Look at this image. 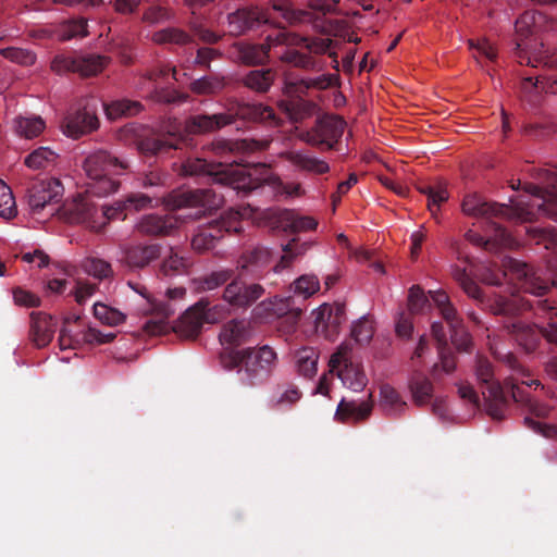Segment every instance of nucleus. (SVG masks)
<instances>
[{"instance_id": "obj_29", "label": "nucleus", "mask_w": 557, "mask_h": 557, "mask_svg": "<svg viewBox=\"0 0 557 557\" xmlns=\"http://www.w3.org/2000/svg\"><path fill=\"white\" fill-rule=\"evenodd\" d=\"M98 126L99 120L89 104L67 114L62 123L63 133L75 139L96 131Z\"/></svg>"}, {"instance_id": "obj_57", "label": "nucleus", "mask_w": 557, "mask_h": 557, "mask_svg": "<svg viewBox=\"0 0 557 557\" xmlns=\"http://www.w3.org/2000/svg\"><path fill=\"white\" fill-rule=\"evenodd\" d=\"M16 213L17 209L12 190L4 182L0 181V216L10 220Z\"/></svg>"}, {"instance_id": "obj_50", "label": "nucleus", "mask_w": 557, "mask_h": 557, "mask_svg": "<svg viewBox=\"0 0 557 557\" xmlns=\"http://www.w3.org/2000/svg\"><path fill=\"white\" fill-rule=\"evenodd\" d=\"M225 87L223 77L203 76L190 83V90L197 95H210L221 91Z\"/></svg>"}, {"instance_id": "obj_2", "label": "nucleus", "mask_w": 557, "mask_h": 557, "mask_svg": "<svg viewBox=\"0 0 557 557\" xmlns=\"http://www.w3.org/2000/svg\"><path fill=\"white\" fill-rule=\"evenodd\" d=\"M540 184L527 183L524 189L533 196V203L528 207H537V211L557 222V166L543 169L539 173ZM462 212L469 216L481 218L488 221L493 219L512 220L519 218L530 221L533 213L529 208L517 209L505 203L487 201L476 193L468 194L461 203ZM528 233L537 244L543 243L547 249L557 255V230L552 227H531Z\"/></svg>"}, {"instance_id": "obj_25", "label": "nucleus", "mask_w": 557, "mask_h": 557, "mask_svg": "<svg viewBox=\"0 0 557 557\" xmlns=\"http://www.w3.org/2000/svg\"><path fill=\"white\" fill-rule=\"evenodd\" d=\"M314 327L318 335L333 342L337 338L342 324L346 321L344 304H324L313 312Z\"/></svg>"}, {"instance_id": "obj_22", "label": "nucleus", "mask_w": 557, "mask_h": 557, "mask_svg": "<svg viewBox=\"0 0 557 557\" xmlns=\"http://www.w3.org/2000/svg\"><path fill=\"white\" fill-rule=\"evenodd\" d=\"M272 257L271 249L263 245L248 246L237 258V274L251 280H260L269 271Z\"/></svg>"}, {"instance_id": "obj_13", "label": "nucleus", "mask_w": 557, "mask_h": 557, "mask_svg": "<svg viewBox=\"0 0 557 557\" xmlns=\"http://www.w3.org/2000/svg\"><path fill=\"white\" fill-rule=\"evenodd\" d=\"M474 373L482 388L486 412L495 420L504 419L510 404V392L506 393L495 379L493 363L484 356H476Z\"/></svg>"}, {"instance_id": "obj_32", "label": "nucleus", "mask_w": 557, "mask_h": 557, "mask_svg": "<svg viewBox=\"0 0 557 557\" xmlns=\"http://www.w3.org/2000/svg\"><path fill=\"white\" fill-rule=\"evenodd\" d=\"M55 326L57 322L52 315L45 312H32L29 329L30 341L38 348L48 346L53 338Z\"/></svg>"}, {"instance_id": "obj_62", "label": "nucleus", "mask_w": 557, "mask_h": 557, "mask_svg": "<svg viewBox=\"0 0 557 557\" xmlns=\"http://www.w3.org/2000/svg\"><path fill=\"white\" fill-rule=\"evenodd\" d=\"M450 333L451 343L459 351H470L472 347V338L465 330L463 322L457 327H450Z\"/></svg>"}, {"instance_id": "obj_4", "label": "nucleus", "mask_w": 557, "mask_h": 557, "mask_svg": "<svg viewBox=\"0 0 557 557\" xmlns=\"http://www.w3.org/2000/svg\"><path fill=\"white\" fill-rule=\"evenodd\" d=\"M502 362L505 363L511 371L512 374L510 377L505 380V387L510 389V401L519 403L524 405L531 416H527L524 418V423L528 428L533 430L534 432L542 434L546 437H550L557 433L555 426L544 423L540 420H535V418L542 419L548 416L550 411V407L534 400L531 395L520 386L527 385L539 386L540 383L537 380L525 381L523 377L529 376L528 370L518 360L517 356L512 352H507L500 358Z\"/></svg>"}, {"instance_id": "obj_36", "label": "nucleus", "mask_w": 557, "mask_h": 557, "mask_svg": "<svg viewBox=\"0 0 557 557\" xmlns=\"http://www.w3.org/2000/svg\"><path fill=\"white\" fill-rule=\"evenodd\" d=\"M252 331L249 322L245 320H232L223 325L220 333V342L224 345L240 346L250 341Z\"/></svg>"}, {"instance_id": "obj_30", "label": "nucleus", "mask_w": 557, "mask_h": 557, "mask_svg": "<svg viewBox=\"0 0 557 557\" xmlns=\"http://www.w3.org/2000/svg\"><path fill=\"white\" fill-rule=\"evenodd\" d=\"M183 137L176 133H168L158 136L141 137L136 146L140 153L146 157L164 156L171 150L181 149Z\"/></svg>"}, {"instance_id": "obj_20", "label": "nucleus", "mask_w": 557, "mask_h": 557, "mask_svg": "<svg viewBox=\"0 0 557 557\" xmlns=\"http://www.w3.org/2000/svg\"><path fill=\"white\" fill-rule=\"evenodd\" d=\"M107 64V58L98 54L71 57L58 54L51 61V70L58 75L78 73L82 76H92L100 73Z\"/></svg>"}, {"instance_id": "obj_5", "label": "nucleus", "mask_w": 557, "mask_h": 557, "mask_svg": "<svg viewBox=\"0 0 557 557\" xmlns=\"http://www.w3.org/2000/svg\"><path fill=\"white\" fill-rule=\"evenodd\" d=\"M220 362L226 370L238 368L240 382L246 386L265 383L277 366V355L272 347L263 345L257 348L224 351Z\"/></svg>"}, {"instance_id": "obj_16", "label": "nucleus", "mask_w": 557, "mask_h": 557, "mask_svg": "<svg viewBox=\"0 0 557 557\" xmlns=\"http://www.w3.org/2000/svg\"><path fill=\"white\" fill-rule=\"evenodd\" d=\"M240 213L237 210L224 212L220 219L197 227L191 238V247L202 253L215 247L224 233L237 234L242 231Z\"/></svg>"}, {"instance_id": "obj_46", "label": "nucleus", "mask_w": 557, "mask_h": 557, "mask_svg": "<svg viewBox=\"0 0 557 557\" xmlns=\"http://www.w3.org/2000/svg\"><path fill=\"white\" fill-rule=\"evenodd\" d=\"M318 354L312 347H302L295 354L298 372L305 377H312L317 372Z\"/></svg>"}, {"instance_id": "obj_15", "label": "nucleus", "mask_w": 557, "mask_h": 557, "mask_svg": "<svg viewBox=\"0 0 557 557\" xmlns=\"http://www.w3.org/2000/svg\"><path fill=\"white\" fill-rule=\"evenodd\" d=\"M224 308L200 299L188 308L173 325V331L183 338L195 339L205 323L213 324L224 317Z\"/></svg>"}, {"instance_id": "obj_9", "label": "nucleus", "mask_w": 557, "mask_h": 557, "mask_svg": "<svg viewBox=\"0 0 557 557\" xmlns=\"http://www.w3.org/2000/svg\"><path fill=\"white\" fill-rule=\"evenodd\" d=\"M517 48L519 50L518 61L520 64L531 65L533 67L542 66L543 69L557 71V47L546 49L544 45L541 44L540 48H535L531 53H528V45L521 40V42L517 44ZM521 91L525 95L540 91L553 95L557 94V73L524 77L521 81Z\"/></svg>"}, {"instance_id": "obj_21", "label": "nucleus", "mask_w": 557, "mask_h": 557, "mask_svg": "<svg viewBox=\"0 0 557 557\" xmlns=\"http://www.w3.org/2000/svg\"><path fill=\"white\" fill-rule=\"evenodd\" d=\"M345 125L343 119L336 115H325L315 121L302 139L313 147L325 146L327 150H333L343 136Z\"/></svg>"}, {"instance_id": "obj_64", "label": "nucleus", "mask_w": 557, "mask_h": 557, "mask_svg": "<svg viewBox=\"0 0 557 557\" xmlns=\"http://www.w3.org/2000/svg\"><path fill=\"white\" fill-rule=\"evenodd\" d=\"M159 197L158 193H153L152 195H146L143 193H133L129 194L125 201L124 206L128 208H133L136 211L147 209L152 207L153 199H157Z\"/></svg>"}, {"instance_id": "obj_63", "label": "nucleus", "mask_w": 557, "mask_h": 557, "mask_svg": "<svg viewBox=\"0 0 557 557\" xmlns=\"http://www.w3.org/2000/svg\"><path fill=\"white\" fill-rule=\"evenodd\" d=\"M469 44L470 48L474 50L473 57L478 62H481L482 58L492 63L496 61L497 51L486 39L478 40L476 44H474L473 40H470Z\"/></svg>"}, {"instance_id": "obj_28", "label": "nucleus", "mask_w": 557, "mask_h": 557, "mask_svg": "<svg viewBox=\"0 0 557 557\" xmlns=\"http://www.w3.org/2000/svg\"><path fill=\"white\" fill-rule=\"evenodd\" d=\"M162 249L159 243L131 245L123 249L121 262L132 271L143 270L161 257Z\"/></svg>"}, {"instance_id": "obj_24", "label": "nucleus", "mask_w": 557, "mask_h": 557, "mask_svg": "<svg viewBox=\"0 0 557 557\" xmlns=\"http://www.w3.org/2000/svg\"><path fill=\"white\" fill-rule=\"evenodd\" d=\"M245 276L238 274L225 286L223 299L232 307L246 309L251 307L265 293L264 287L259 283H246Z\"/></svg>"}, {"instance_id": "obj_51", "label": "nucleus", "mask_w": 557, "mask_h": 557, "mask_svg": "<svg viewBox=\"0 0 557 557\" xmlns=\"http://www.w3.org/2000/svg\"><path fill=\"white\" fill-rule=\"evenodd\" d=\"M94 315L101 323L110 326L120 325L126 319V315L120 310L111 308L101 302H97L94 305Z\"/></svg>"}, {"instance_id": "obj_40", "label": "nucleus", "mask_w": 557, "mask_h": 557, "mask_svg": "<svg viewBox=\"0 0 557 557\" xmlns=\"http://www.w3.org/2000/svg\"><path fill=\"white\" fill-rule=\"evenodd\" d=\"M430 297L436 308L438 309L442 318L446 321L449 329L457 327L463 322L459 317L456 308L451 304L449 296L443 290H430Z\"/></svg>"}, {"instance_id": "obj_49", "label": "nucleus", "mask_w": 557, "mask_h": 557, "mask_svg": "<svg viewBox=\"0 0 557 557\" xmlns=\"http://www.w3.org/2000/svg\"><path fill=\"white\" fill-rule=\"evenodd\" d=\"M235 270L230 268H222L212 271L200 278V287L205 290H213L230 283L235 276Z\"/></svg>"}, {"instance_id": "obj_8", "label": "nucleus", "mask_w": 557, "mask_h": 557, "mask_svg": "<svg viewBox=\"0 0 557 557\" xmlns=\"http://www.w3.org/2000/svg\"><path fill=\"white\" fill-rule=\"evenodd\" d=\"M83 169L90 181L87 184V194L106 197L115 193L120 186V182L111 175L123 173L128 169V163L100 149L85 158Z\"/></svg>"}, {"instance_id": "obj_7", "label": "nucleus", "mask_w": 557, "mask_h": 557, "mask_svg": "<svg viewBox=\"0 0 557 557\" xmlns=\"http://www.w3.org/2000/svg\"><path fill=\"white\" fill-rule=\"evenodd\" d=\"M235 117L251 122H262L276 126L280 123L273 108L262 103H238L235 112L191 115L185 121L184 129L189 135H203L234 123Z\"/></svg>"}, {"instance_id": "obj_45", "label": "nucleus", "mask_w": 557, "mask_h": 557, "mask_svg": "<svg viewBox=\"0 0 557 557\" xmlns=\"http://www.w3.org/2000/svg\"><path fill=\"white\" fill-rule=\"evenodd\" d=\"M103 107L108 117L111 120L121 116H133L143 110V104L139 101L129 99L116 100L109 104H103Z\"/></svg>"}, {"instance_id": "obj_55", "label": "nucleus", "mask_w": 557, "mask_h": 557, "mask_svg": "<svg viewBox=\"0 0 557 557\" xmlns=\"http://www.w3.org/2000/svg\"><path fill=\"white\" fill-rule=\"evenodd\" d=\"M292 288L295 295L307 299L319 292L320 282L315 275L305 274L294 282Z\"/></svg>"}, {"instance_id": "obj_53", "label": "nucleus", "mask_w": 557, "mask_h": 557, "mask_svg": "<svg viewBox=\"0 0 557 557\" xmlns=\"http://www.w3.org/2000/svg\"><path fill=\"white\" fill-rule=\"evenodd\" d=\"M87 26V20L84 17L69 20L60 27V38L70 40L74 37H86L88 35Z\"/></svg>"}, {"instance_id": "obj_14", "label": "nucleus", "mask_w": 557, "mask_h": 557, "mask_svg": "<svg viewBox=\"0 0 557 557\" xmlns=\"http://www.w3.org/2000/svg\"><path fill=\"white\" fill-rule=\"evenodd\" d=\"M333 84L331 75H320L314 78L293 79L286 76L282 88L283 94L288 100H282L281 107L294 121L302 120L309 113V102L302 99V96L311 89H325Z\"/></svg>"}, {"instance_id": "obj_31", "label": "nucleus", "mask_w": 557, "mask_h": 557, "mask_svg": "<svg viewBox=\"0 0 557 557\" xmlns=\"http://www.w3.org/2000/svg\"><path fill=\"white\" fill-rule=\"evenodd\" d=\"M372 394L364 400H347L343 398L336 409L335 419L343 423L366 421L372 412Z\"/></svg>"}, {"instance_id": "obj_48", "label": "nucleus", "mask_w": 557, "mask_h": 557, "mask_svg": "<svg viewBox=\"0 0 557 557\" xmlns=\"http://www.w3.org/2000/svg\"><path fill=\"white\" fill-rule=\"evenodd\" d=\"M57 154L48 147H39L30 152L24 164L32 170H41L54 163Z\"/></svg>"}, {"instance_id": "obj_11", "label": "nucleus", "mask_w": 557, "mask_h": 557, "mask_svg": "<svg viewBox=\"0 0 557 557\" xmlns=\"http://www.w3.org/2000/svg\"><path fill=\"white\" fill-rule=\"evenodd\" d=\"M286 45H296L305 48L308 53L297 49L287 48L277 58L284 62L294 65L295 67L306 71H321L323 63L315 59L312 54L319 55L327 53L332 59L333 67L338 70L337 53L334 50L336 42L330 38L320 37H299L290 38L288 34V42Z\"/></svg>"}, {"instance_id": "obj_6", "label": "nucleus", "mask_w": 557, "mask_h": 557, "mask_svg": "<svg viewBox=\"0 0 557 557\" xmlns=\"http://www.w3.org/2000/svg\"><path fill=\"white\" fill-rule=\"evenodd\" d=\"M545 276L543 270L513 258H505L500 269L484 268L480 273L482 282L499 286L504 280L515 281L520 289L533 297H544L549 292L550 272Z\"/></svg>"}, {"instance_id": "obj_10", "label": "nucleus", "mask_w": 557, "mask_h": 557, "mask_svg": "<svg viewBox=\"0 0 557 557\" xmlns=\"http://www.w3.org/2000/svg\"><path fill=\"white\" fill-rule=\"evenodd\" d=\"M178 175L184 177L209 176L214 183L228 185L233 190L248 195L262 186L259 178L251 177L244 171L220 174L215 166L202 158L188 157L180 163H174Z\"/></svg>"}, {"instance_id": "obj_44", "label": "nucleus", "mask_w": 557, "mask_h": 557, "mask_svg": "<svg viewBox=\"0 0 557 557\" xmlns=\"http://www.w3.org/2000/svg\"><path fill=\"white\" fill-rule=\"evenodd\" d=\"M46 127L40 116H17L14 120L15 133L26 139H33L39 136Z\"/></svg>"}, {"instance_id": "obj_47", "label": "nucleus", "mask_w": 557, "mask_h": 557, "mask_svg": "<svg viewBox=\"0 0 557 557\" xmlns=\"http://www.w3.org/2000/svg\"><path fill=\"white\" fill-rule=\"evenodd\" d=\"M309 248L308 243H298L297 238H293L286 245H283V256L278 260V262L273 267L275 272H281L284 269H287L296 258L302 256Z\"/></svg>"}, {"instance_id": "obj_52", "label": "nucleus", "mask_w": 557, "mask_h": 557, "mask_svg": "<svg viewBox=\"0 0 557 557\" xmlns=\"http://www.w3.org/2000/svg\"><path fill=\"white\" fill-rule=\"evenodd\" d=\"M420 193L425 195L428 198V208L433 218H436L440 206L447 201L449 195L443 186H424L420 188Z\"/></svg>"}, {"instance_id": "obj_41", "label": "nucleus", "mask_w": 557, "mask_h": 557, "mask_svg": "<svg viewBox=\"0 0 557 557\" xmlns=\"http://www.w3.org/2000/svg\"><path fill=\"white\" fill-rule=\"evenodd\" d=\"M152 41L158 45L187 46L194 42V36L182 28L166 27L152 35Z\"/></svg>"}, {"instance_id": "obj_19", "label": "nucleus", "mask_w": 557, "mask_h": 557, "mask_svg": "<svg viewBox=\"0 0 557 557\" xmlns=\"http://www.w3.org/2000/svg\"><path fill=\"white\" fill-rule=\"evenodd\" d=\"M63 196V186L57 178L39 181L34 183L26 194L27 205L33 214H41L49 209L48 215H53Z\"/></svg>"}, {"instance_id": "obj_61", "label": "nucleus", "mask_w": 557, "mask_h": 557, "mask_svg": "<svg viewBox=\"0 0 557 557\" xmlns=\"http://www.w3.org/2000/svg\"><path fill=\"white\" fill-rule=\"evenodd\" d=\"M373 336V326L367 317L359 319L351 327V337L359 345L369 344Z\"/></svg>"}, {"instance_id": "obj_27", "label": "nucleus", "mask_w": 557, "mask_h": 557, "mask_svg": "<svg viewBox=\"0 0 557 557\" xmlns=\"http://www.w3.org/2000/svg\"><path fill=\"white\" fill-rule=\"evenodd\" d=\"M63 216L70 223L84 224L97 233H99V220L103 219L97 206L83 196H78L63 207Z\"/></svg>"}, {"instance_id": "obj_56", "label": "nucleus", "mask_w": 557, "mask_h": 557, "mask_svg": "<svg viewBox=\"0 0 557 557\" xmlns=\"http://www.w3.org/2000/svg\"><path fill=\"white\" fill-rule=\"evenodd\" d=\"M0 54L10 60L13 63L23 65V66H29L33 65L36 61V54L24 48H17V47H7L2 48L0 50Z\"/></svg>"}, {"instance_id": "obj_39", "label": "nucleus", "mask_w": 557, "mask_h": 557, "mask_svg": "<svg viewBox=\"0 0 557 557\" xmlns=\"http://www.w3.org/2000/svg\"><path fill=\"white\" fill-rule=\"evenodd\" d=\"M191 264L193 262L189 258L181 256L173 247H171L170 253L159 265L158 274L163 277L183 275L188 272Z\"/></svg>"}, {"instance_id": "obj_18", "label": "nucleus", "mask_w": 557, "mask_h": 557, "mask_svg": "<svg viewBox=\"0 0 557 557\" xmlns=\"http://www.w3.org/2000/svg\"><path fill=\"white\" fill-rule=\"evenodd\" d=\"M185 295L184 287H175L166 290L165 300L148 299L149 308L145 312L151 314L152 318L145 322L143 330L152 336L165 333L169 329L166 320L176 311L172 300L183 299Z\"/></svg>"}, {"instance_id": "obj_35", "label": "nucleus", "mask_w": 557, "mask_h": 557, "mask_svg": "<svg viewBox=\"0 0 557 557\" xmlns=\"http://www.w3.org/2000/svg\"><path fill=\"white\" fill-rule=\"evenodd\" d=\"M276 222L284 232L299 233L314 230L318 222L312 216L300 215L294 210L284 209L277 213Z\"/></svg>"}, {"instance_id": "obj_60", "label": "nucleus", "mask_w": 557, "mask_h": 557, "mask_svg": "<svg viewBox=\"0 0 557 557\" xmlns=\"http://www.w3.org/2000/svg\"><path fill=\"white\" fill-rule=\"evenodd\" d=\"M430 300L419 285L410 287L408 293V309L411 314L421 313L429 307Z\"/></svg>"}, {"instance_id": "obj_34", "label": "nucleus", "mask_w": 557, "mask_h": 557, "mask_svg": "<svg viewBox=\"0 0 557 557\" xmlns=\"http://www.w3.org/2000/svg\"><path fill=\"white\" fill-rule=\"evenodd\" d=\"M282 157L298 170L310 174L323 175L330 172V165L325 160L306 151H286Z\"/></svg>"}, {"instance_id": "obj_1", "label": "nucleus", "mask_w": 557, "mask_h": 557, "mask_svg": "<svg viewBox=\"0 0 557 557\" xmlns=\"http://www.w3.org/2000/svg\"><path fill=\"white\" fill-rule=\"evenodd\" d=\"M549 288H557V255L548 261ZM491 313L503 318V326L525 354H533L542 341L557 347V307L547 298L528 299L520 294L496 297L490 302Z\"/></svg>"}, {"instance_id": "obj_3", "label": "nucleus", "mask_w": 557, "mask_h": 557, "mask_svg": "<svg viewBox=\"0 0 557 557\" xmlns=\"http://www.w3.org/2000/svg\"><path fill=\"white\" fill-rule=\"evenodd\" d=\"M224 196L212 188L188 189L172 195L168 205L175 213L166 215L146 214L136 224V231L143 236L164 237L171 235L188 220L200 219L206 211L222 206Z\"/></svg>"}, {"instance_id": "obj_58", "label": "nucleus", "mask_w": 557, "mask_h": 557, "mask_svg": "<svg viewBox=\"0 0 557 557\" xmlns=\"http://www.w3.org/2000/svg\"><path fill=\"white\" fill-rule=\"evenodd\" d=\"M84 269L89 275L98 280L109 278L113 274L111 264L99 258L86 259L84 262Z\"/></svg>"}, {"instance_id": "obj_17", "label": "nucleus", "mask_w": 557, "mask_h": 557, "mask_svg": "<svg viewBox=\"0 0 557 557\" xmlns=\"http://www.w3.org/2000/svg\"><path fill=\"white\" fill-rule=\"evenodd\" d=\"M352 343H342L329 361L330 372H336L342 383L354 392H361L368 384V377L358 362L351 359Z\"/></svg>"}, {"instance_id": "obj_37", "label": "nucleus", "mask_w": 557, "mask_h": 557, "mask_svg": "<svg viewBox=\"0 0 557 557\" xmlns=\"http://www.w3.org/2000/svg\"><path fill=\"white\" fill-rule=\"evenodd\" d=\"M276 78V71L273 69H256L240 77V83L259 94L269 91Z\"/></svg>"}, {"instance_id": "obj_59", "label": "nucleus", "mask_w": 557, "mask_h": 557, "mask_svg": "<svg viewBox=\"0 0 557 557\" xmlns=\"http://www.w3.org/2000/svg\"><path fill=\"white\" fill-rule=\"evenodd\" d=\"M440 362L432 367V375L436 377L437 370L441 368L443 372L450 374L456 370V356L449 349L448 345L438 347Z\"/></svg>"}, {"instance_id": "obj_33", "label": "nucleus", "mask_w": 557, "mask_h": 557, "mask_svg": "<svg viewBox=\"0 0 557 557\" xmlns=\"http://www.w3.org/2000/svg\"><path fill=\"white\" fill-rule=\"evenodd\" d=\"M271 140L269 139H223L215 143V151L221 156H225L227 153L245 156L257 151H263L269 148Z\"/></svg>"}, {"instance_id": "obj_38", "label": "nucleus", "mask_w": 557, "mask_h": 557, "mask_svg": "<svg viewBox=\"0 0 557 557\" xmlns=\"http://www.w3.org/2000/svg\"><path fill=\"white\" fill-rule=\"evenodd\" d=\"M413 403L421 407L428 405L433 397V383L420 371H414L408 383Z\"/></svg>"}, {"instance_id": "obj_42", "label": "nucleus", "mask_w": 557, "mask_h": 557, "mask_svg": "<svg viewBox=\"0 0 557 557\" xmlns=\"http://www.w3.org/2000/svg\"><path fill=\"white\" fill-rule=\"evenodd\" d=\"M381 406L393 416L401 414L407 408V403L403 400L400 394L391 385L384 384L380 388Z\"/></svg>"}, {"instance_id": "obj_12", "label": "nucleus", "mask_w": 557, "mask_h": 557, "mask_svg": "<svg viewBox=\"0 0 557 557\" xmlns=\"http://www.w3.org/2000/svg\"><path fill=\"white\" fill-rule=\"evenodd\" d=\"M311 11L295 9L289 0H273L272 11L289 25L311 24L314 29L324 30L322 16L326 14L348 15L341 0H308Z\"/></svg>"}, {"instance_id": "obj_26", "label": "nucleus", "mask_w": 557, "mask_h": 557, "mask_svg": "<svg viewBox=\"0 0 557 557\" xmlns=\"http://www.w3.org/2000/svg\"><path fill=\"white\" fill-rule=\"evenodd\" d=\"M268 22V14L257 5L243 7L227 15V28L232 36L245 35Z\"/></svg>"}, {"instance_id": "obj_23", "label": "nucleus", "mask_w": 557, "mask_h": 557, "mask_svg": "<svg viewBox=\"0 0 557 557\" xmlns=\"http://www.w3.org/2000/svg\"><path fill=\"white\" fill-rule=\"evenodd\" d=\"M288 42V34L285 32H277L274 36L269 35L265 42L260 45L236 42L232 47L233 57L246 64L257 65L264 63L269 58V52L272 48Z\"/></svg>"}, {"instance_id": "obj_43", "label": "nucleus", "mask_w": 557, "mask_h": 557, "mask_svg": "<svg viewBox=\"0 0 557 557\" xmlns=\"http://www.w3.org/2000/svg\"><path fill=\"white\" fill-rule=\"evenodd\" d=\"M544 22L545 15L537 11L528 10L516 21V30L521 37L528 38L529 35L540 32Z\"/></svg>"}, {"instance_id": "obj_54", "label": "nucleus", "mask_w": 557, "mask_h": 557, "mask_svg": "<svg viewBox=\"0 0 557 557\" xmlns=\"http://www.w3.org/2000/svg\"><path fill=\"white\" fill-rule=\"evenodd\" d=\"M462 290L471 298L478 301V304L483 308L491 312L490 302H492L496 297H511L510 295H500L494 294L491 297H485L480 286L472 280L466 281L460 285Z\"/></svg>"}]
</instances>
